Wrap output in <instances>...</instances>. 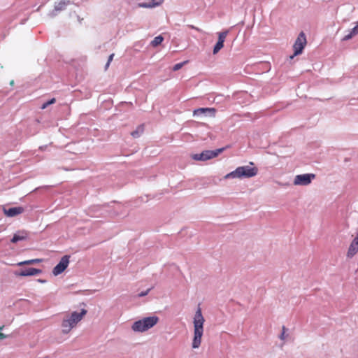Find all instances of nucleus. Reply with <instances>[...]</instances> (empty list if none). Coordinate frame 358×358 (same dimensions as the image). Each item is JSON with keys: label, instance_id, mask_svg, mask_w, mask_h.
Wrapping results in <instances>:
<instances>
[{"label": "nucleus", "instance_id": "14", "mask_svg": "<svg viewBox=\"0 0 358 358\" xmlns=\"http://www.w3.org/2000/svg\"><path fill=\"white\" fill-rule=\"evenodd\" d=\"M163 1L164 0H150L148 3H140L138 6L140 8H154L160 5Z\"/></svg>", "mask_w": 358, "mask_h": 358}, {"label": "nucleus", "instance_id": "28", "mask_svg": "<svg viewBox=\"0 0 358 358\" xmlns=\"http://www.w3.org/2000/svg\"><path fill=\"white\" fill-rule=\"evenodd\" d=\"M48 106H50V104L48 103V101H47V102L44 103L41 106V109H45V108H46Z\"/></svg>", "mask_w": 358, "mask_h": 358}, {"label": "nucleus", "instance_id": "1", "mask_svg": "<svg viewBox=\"0 0 358 358\" xmlns=\"http://www.w3.org/2000/svg\"><path fill=\"white\" fill-rule=\"evenodd\" d=\"M204 317L201 313V309L198 307L194 317V336L192 339V348H199L201 343L202 336L203 334Z\"/></svg>", "mask_w": 358, "mask_h": 358}, {"label": "nucleus", "instance_id": "5", "mask_svg": "<svg viewBox=\"0 0 358 358\" xmlns=\"http://www.w3.org/2000/svg\"><path fill=\"white\" fill-rule=\"evenodd\" d=\"M306 43H307V41H306V35L303 31H301L299 34L294 45H293V49H294V55L290 57V58L292 59L294 56L302 53L304 47L306 46Z\"/></svg>", "mask_w": 358, "mask_h": 358}, {"label": "nucleus", "instance_id": "15", "mask_svg": "<svg viewBox=\"0 0 358 358\" xmlns=\"http://www.w3.org/2000/svg\"><path fill=\"white\" fill-rule=\"evenodd\" d=\"M71 3L69 0H59L55 4V10L62 11L64 10L68 5Z\"/></svg>", "mask_w": 358, "mask_h": 358}, {"label": "nucleus", "instance_id": "20", "mask_svg": "<svg viewBox=\"0 0 358 358\" xmlns=\"http://www.w3.org/2000/svg\"><path fill=\"white\" fill-rule=\"evenodd\" d=\"M187 62V61H185V62H181V63H178V64H175V65L173 66V70L174 71H178V70H179V69H180L183 66V65H184L185 64H186Z\"/></svg>", "mask_w": 358, "mask_h": 358}, {"label": "nucleus", "instance_id": "31", "mask_svg": "<svg viewBox=\"0 0 358 358\" xmlns=\"http://www.w3.org/2000/svg\"><path fill=\"white\" fill-rule=\"evenodd\" d=\"M355 26L357 27V28H358V22L356 23Z\"/></svg>", "mask_w": 358, "mask_h": 358}, {"label": "nucleus", "instance_id": "19", "mask_svg": "<svg viewBox=\"0 0 358 358\" xmlns=\"http://www.w3.org/2000/svg\"><path fill=\"white\" fill-rule=\"evenodd\" d=\"M42 262V259H30V260H27L24 262H20L17 264L19 266H21V265H24V264H32L34 263H38V262Z\"/></svg>", "mask_w": 358, "mask_h": 358}, {"label": "nucleus", "instance_id": "2", "mask_svg": "<svg viewBox=\"0 0 358 358\" xmlns=\"http://www.w3.org/2000/svg\"><path fill=\"white\" fill-rule=\"evenodd\" d=\"M86 314L87 310L85 309H82L80 313L74 311L70 314H66L62 322V333L65 334H69L83 320Z\"/></svg>", "mask_w": 358, "mask_h": 358}, {"label": "nucleus", "instance_id": "8", "mask_svg": "<svg viewBox=\"0 0 358 358\" xmlns=\"http://www.w3.org/2000/svg\"><path fill=\"white\" fill-rule=\"evenodd\" d=\"M70 256L64 255L62 257L59 264H57L52 270L55 275L61 274L69 266Z\"/></svg>", "mask_w": 358, "mask_h": 358}, {"label": "nucleus", "instance_id": "24", "mask_svg": "<svg viewBox=\"0 0 358 358\" xmlns=\"http://www.w3.org/2000/svg\"><path fill=\"white\" fill-rule=\"evenodd\" d=\"M351 31H352V34H354L355 35L358 34V28H357V27L355 26V27H353L351 29Z\"/></svg>", "mask_w": 358, "mask_h": 358}, {"label": "nucleus", "instance_id": "30", "mask_svg": "<svg viewBox=\"0 0 358 358\" xmlns=\"http://www.w3.org/2000/svg\"><path fill=\"white\" fill-rule=\"evenodd\" d=\"M10 84L11 85H13L14 84V81H13V80H11V81H10Z\"/></svg>", "mask_w": 358, "mask_h": 358}, {"label": "nucleus", "instance_id": "12", "mask_svg": "<svg viewBox=\"0 0 358 358\" xmlns=\"http://www.w3.org/2000/svg\"><path fill=\"white\" fill-rule=\"evenodd\" d=\"M41 273V271L40 269L35 268H28L22 270L17 275H20V276H31V275H38Z\"/></svg>", "mask_w": 358, "mask_h": 358}, {"label": "nucleus", "instance_id": "16", "mask_svg": "<svg viewBox=\"0 0 358 358\" xmlns=\"http://www.w3.org/2000/svg\"><path fill=\"white\" fill-rule=\"evenodd\" d=\"M208 111L212 113L213 115H215V109L213 108H200L194 110V115H196L198 113H204L205 112Z\"/></svg>", "mask_w": 358, "mask_h": 358}, {"label": "nucleus", "instance_id": "25", "mask_svg": "<svg viewBox=\"0 0 358 358\" xmlns=\"http://www.w3.org/2000/svg\"><path fill=\"white\" fill-rule=\"evenodd\" d=\"M188 27L190 28V29H195V30H196L198 31H201V30L199 28L196 27L194 25H191V24L188 25Z\"/></svg>", "mask_w": 358, "mask_h": 358}, {"label": "nucleus", "instance_id": "17", "mask_svg": "<svg viewBox=\"0 0 358 358\" xmlns=\"http://www.w3.org/2000/svg\"><path fill=\"white\" fill-rule=\"evenodd\" d=\"M144 131V125H139L136 129L131 133L134 138H138Z\"/></svg>", "mask_w": 358, "mask_h": 358}, {"label": "nucleus", "instance_id": "18", "mask_svg": "<svg viewBox=\"0 0 358 358\" xmlns=\"http://www.w3.org/2000/svg\"><path fill=\"white\" fill-rule=\"evenodd\" d=\"M164 40V38L162 36H156L151 42V45L153 47H156L160 45Z\"/></svg>", "mask_w": 358, "mask_h": 358}, {"label": "nucleus", "instance_id": "26", "mask_svg": "<svg viewBox=\"0 0 358 358\" xmlns=\"http://www.w3.org/2000/svg\"><path fill=\"white\" fill-rule=\"evenodd\" d=\"M150 291V289H148L147 291L144 292H141L138 294L139 296H144L145 295L148 294V293Z\"/></svg>", "mask_w": 358, "mask_h": 358}, {"label": "nucleus", "instance_id": "7", "mask_svg": "<svg viewBox=\"0 0 358 358\" xmlns=\"http://www.w3.org/2000/svg\"><path fill=\"white\" fill-rule=\"evenodd\" d=\"M315 178V174L313 173H306L297 175L295 176L294 180V185H309L312 180Z\"/></svg>", "mask_w": 358, "mask_h": 358}, {"label": "nucleus", "instance_id": "4", "mask_svg": "<svg viewBox=\"0 0 358 358\" xmlns=\"http://www.w3.org/2000/svg\"><path fill=\"white\" fill-rule=\"evenodd\" d=\"M158 322L159 317L157 316L144 317L134 322L131 329L135 332H144L153 327Z\"/></svg>", "mask_w": 358, "mask_h": 358}, {"label": "nucleus", "instance_id": "21", "mask_svg": "<svg viewBox=\"0 0 358 358\" xmlns=\"http://www.w3.org/2000/svg\"><path fill=\"white\" fill-rule=\"evenodd\" d=\"M354 36H355V35L354 34H352V31L350 30L349 34L345 35L343 38V41H348V40L351 39Z\"/></svg>", "mask_w": 358, "mask_h": 358}, {"label": "nucleus", "instance_id": "23", "mask_svg": "<svg viewBox=\"0 0 358 358\" xmlns=\"http://www.w3.org/2000/svg\"><path fill=\"white\" fill-rule=\"evenodd\" d=\"M285 331H286V328H285V327L283 326L282 327V332L280 336V339H282V340L285 339Z\"/></svg>", "mask_w": 358, "mask_h": 358}, {"label": "nucleus", "instance_id": "22", "mask_svg": "<svg viewBox=\"0 0 358 358\" xmlns=\"http://www.w3.org/2000/svg\"><path fill=\"white\" fill-rule=\"evenodd\" d=\"M113 57H114V54H113H113H111V55L109 56L108 59V62H107V63H106V67H105V69H107L108 68V66H110V62H111L113 61Z\"/></svg>", "mask_w": 358, "mask_h": 358}, {"label": "nucleus", "instance_id": "6", "mask_svg": "<svg viewBox=\"0 0 358 358\" xmlns=\"http://www.w3.org/2000/svg\"><path fill=\"white\" fill-rule=\"evenodd\" d=\"M224 150V148L217 149L215 150H205L200 154H195L193 159L197 161H206L216 157Z\"/></svg>", "mask_w": 358, "mask_h": 358}, {"label": "nucleus", "instance_id": "10", "mask_svg": "<svg viewBox=\"0 0 358 358\" xmlns=\"http://www.w3.org/2000/svg\"><path fill=\"white\" fill-rule=\"evenodd\" d=\"M228 34V31H222L218 34V41L213 48V54H217L224 46V42Z\"/></svg>", "mask_w": 358, "mask_h": 358}, {"label": "nucleus", "instance_id": "11", "mask_svg": "<svg viewBox=\"0 0 358 358\" xmlns=\"http://www.w3.org/2000/svg\"><path fill=\"white\" fill-rule=\"evenodd\" d=\"M358 251V234L353 239L348 248L347 256L348 257H352Z\"/></svg>", "mask_w": 358, "mask_h": 358}, {"label": "nucleus", "instance_id": "3", "mask_svg": "<svg viewBox=\"0 0 358 358\" xmlns=\"http://www.w3.org/2000/svg\"><path fill=\"white\" fill-rule=\"evenodd\" d=\"M258 170L255 167H250L249 166H239L234 171H231L224 176V179L229 178H251L257 174Z\"/></svg>", "mask_w": 358, "mask_h": 358}, {"label": "nucleus", "instance_id": "9", "mask_svg": "<svg viewBox=\"0 0 358 358\" xmlns=\"http://www.w3.org/2000/svg\"><path fill=\"white\" fill-rule=\"evenodd\" d=\"M3 214L8 217H15L24 212V208L22 206H17L10 208H6L5 206L2 207Z\"/></svg>", "mask_w": 358, "mask_h": 358}, {"label": "nucleus", "instance_id": "13", "mask_svg": "<svg viewBox=\"0 0 358 358\" xmlns=\"http://www.w3.org/2000/svg\"><path fill=\"white\" fill-rule=\"evenodd\" d=\"M28 237V232L26 231H18L11 239V242L15 243L20 241L25 240Z\"/></svg>", "mask_w": 358, "mask_h": 358}, {"label": "nucleus", "instance_id": "29", "mask_svg": "<svg viewBox=\"0 0 358 358\" xmlns=\"http://www.w3.org/2000/svg\"><path fill=\"white\" fill-rule=\"evenodd\" d=\"M55 102H56V99H55V98H52V99H51L50 101H48V103H49L50 105L53 104V103H55Z\"/></svg>", "mask_w": 358, "mask_h": 358}, {"label": "nucleus", "instance_id": "27", "mask_svg": "<svg viewBox=\"0 0 358 358\" xmlns=\"http://www.w3.org/2000/svg\"><path fill=\"white\" fill-rule=\"evenodd\" d=\"M8 336L0 332V340L8 338Z\"/></svg>", "mask_w": 358, "mask_h": 358}, {"label": "nucleus", "instance_id": "32", "mask_svg": "<svg viewBox=\"0 0 358 358\" xmlns=\"http://www.w3.org/2000/svg\"><path fill=\"white\" fill-rule=\"evenodd\" d=\"M357 234H358V232H357Z\"/></svg>", "mask_w": 358, "mask_h": 358}]
</instances>
